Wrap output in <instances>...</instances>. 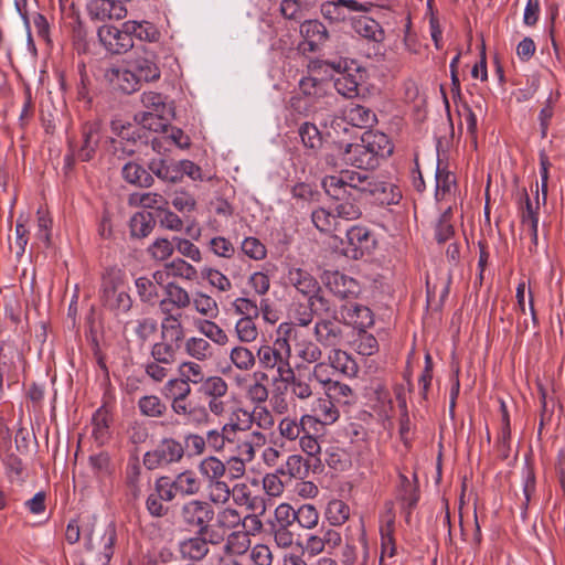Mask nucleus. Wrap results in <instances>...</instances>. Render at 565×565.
Listing matches in <instances>:
<instances>
[{"instance_id": "obj_1", "label": "nucleus", "mask_w": 565, "mask_h": 565, "mask_svg": "<svg viewBox=\"0 0 565 565\" xmlns=\"http://www.w3.org/2000/svg\"><path fill=\"white\" fill-rule=\"evenodd\" d=\"M322 188L326 193L341 201L334 207V214L338 218L345 221L358 220L362 215V211L358 201L370 194L385 193L391 184L375 181L366 173L345 171L337 175H327L322 180Z\"/></svg>"}, {"instance_id": "obj_2", "label": "nucleus", "mask_w": 565, "mask_h": 565, "mask_svg": "<svg viewBox=\"0 0 565 565\" xmlns=\"http://www.w3.org/2000/svg\"><path fill=\"white\" fill-rule=\"evenodd\" d=\"M339 152L347 164L359 169H374L381 158L393 152V145L388 137L380 131H365L360 141L339 147Z\"/></svg>"}, {"instance_id": "obj_3", "label": "nucleus", "mask_w": 565, "mask_h": 565, "mask_svg": "<svg viewBox=\"0 0 565 565\" xmlns=\"http://www.w3.org/2000/svg\"><path fill=\"white\" fill-rule=\"evenodd\" d=\"M100 301L115 315L127 313L132 307L129 284L125 273L108 268L102 276Z\"/></svg>"}, {"instance_id": "obj_4", "label": "nucleus", "mask_w": 565, "mask_h": 565, "mask_svg": "<svg viewBox=\"0 0 565 565\" xmlns=\"http://www.w3.org/2000/svg\"><path fill=\"white\" fill-rule=\"evenodd\" d=\"M179 521L189 529H196L200 535H209L211 544L217 545L223 542V534L212 530L210 523L215 516V511L210 502L192 499L184 502L179 510Z\"/></svg>"}, {"instance_id": "obj_5", "label": "nucleus", "mask_w": 565, "mask_h": 565, "mask_svg": "<svg viewBox=\"0 0 565 565\" xmlns=\"http://www.w3.org/2000/svg\"><path fill=\"white\" fill-rule=\"evenodd\" d=\"M256 356L262 369L276 371L275 382H281L294 370L290 363L291 345L284 335L277 338L271 345H260Z\"/></svg>"}, {"instance_id": "obj_6", "label": "nucleus", "mask_w": 565, "mask_h": 565, "mask_svg": "<svg viewBox=\"0 0 565 565\" xmlns=\"http://www.w3.org/2000/svg\"><path fill=\"white\" fill-rule=\"evenodd\" d=\"M327 86L328 84L319 78L312 76L302 77L299 82V90L303 98L294 97L292 107L299 113L309 116L310 113L330 106L332 96L328 95Z\"/></svg>"}, {"instance_id": "obj_7", "label": "nucleus", "mask_w": 565, "mask_h": 565, "mask_svg": "<svg viewBox=\"0 0 565 565\" xmlns=\"http://www.w3.org/2000/svg\"><path fill=\"white\" fill-rule=\"evenodd\" d=\"M184 457V447L173 437H163L158 445L145 452L142 463L148 470L179 463Z\"/></svg>"}, {"instance_id": "obj_8", "label": "nucleus", "mask_w": 565, "mask_h": 565, "mask_svg": "<svg viewBox=\"0 0 565 565\" xmlns=\"http://www.w3.org/2000/svg\"><path fill=\"white\" fill-rule=\"evenodd\" d=\"M376 241L372 232L361 225H352L345 230L344 238H340L341 253L352 259H360L375 248Z\"/></svg>"}, {"instance_id": "obj_9", "label": "nucleus", "mask_w": 565, "mask_h": 565, "mask_svg": "<svg viewBox=\"0 0 565 565\" xmlns=\"http://www.w3.org/2000/svg\"><path fill=\"white\" fill-rule=\"evenodd\" d=\"M279 332L292 342L297 356L306 363H317L322 356L319 343L308 338V334L300 328L290 324H280Z\"/></svg>"}, {"instance_id": "obj_10", "label": "nucleus", "mask_w": 565, "mask_h": 565, "mask_svg": "<svg viewBox=\"0 0 565 565\" xmlns=\"http://www.w3.org/2000/svg\"><path fill=\"white\" fill-rule=\"evenodd\" d=\"M117 539L114 524L104 527H94L86 537L85 546L95 552L102 565H107L114 554V545Z\"/></svg>"}, {"instance_id": "obj_11", "label": "nucleus", "mask_w": 565, "mask_h": 565, "mask_svg": "<svg viewBox=\"0 0 565 565\" xmlns=\"http://www.w3.org/2000/svg\"><path fill=\"white\" fill-rule=\"evenodd\" d=\"M97 35L105 50L111 54H125L134 47V40L124 24L121 29L104 24L98 29Z\"/></svg>"}, {"instance_id": "obj_12", "label": "nucleus", "mask_w": 565, "mask_h": 565, "mask_svg": "<svg viewBox=\"0 0 565 565\" xmlns=\"http://www.w3.org/2000/svg\"><path fill=\"white\" fill-rule=\"evenodd\" d=\"M371 7L370 2L356 0H328L321 4L320 11L322 17L331 23H341L347 21L352 12H367Z\"/></svg>"}, {"instance_id": "obj_13", "label": "nucleus", "mask_w": 565, "mask_h": 565, "mask_svg": "<svg viewBox=\"0 0 565 565\" xmlns=\"http://www.w3.org/2000/svg\"><path fill=\"white\" fill-rule=\"evenodd\" d=\"M258 512H254L252 514H247L245 518H242L241 526L245 530L242 531H233L224 545V548L228 552H235L238 554L245 553L248 548L249 540L248 535H255L259 533L263 529V522L258 516Z\"/></svg>"}, {"instance_id": "obj_14", "label": "nucleus", "mask_w": 565, "mask_h": 565, "mask_svg": "<svg viewBox=\"0 0 565 565\" xmlns=\"http://www.w3.org/2000/svg\"><path fill=\"white\" fill-rule=\"evenodd\" d=\"M340 416L339 409L333 399L326 394L312 402L310 414H305V422H309V428H313L318 424L323 426L331 425L338 420Z\"/></svg>"}, {"instance_id": "obj_15", "label": "nucleus", "mask_w": 565, "mask_h": 565, "mask_svg": "<svg viewBox=\"0 0 565 565\" xmlns=\"http://www.w3.org/2000/svg\"><path fill=\"white\" fill-rule=\"evenodd\" d=\"M316 341L323 348H337L343 341V330L337 318L318 319L313 327Z\"/></svg>"}, {"instance_id": "obj_16", "label": "nucleus", "mask_w": 565, "mask_h": 565, "mask_svg": "<svg viewBox=\"0 0 565 565\" xmlns=\"http://www.w3.org/2000/svg\"><path fill=\"white\" fill-rule=\"evenodd\" d=\"M323 282L331 294L339 299H349L359 294V284L355 279L339 271L326 273Z\"/></svg>"}, {"instance_id": "obj_17", "label": "nucleus", "mask_w": 565, "mask_h": 565, "mask_svg": "<svg viewBox=\"0 0 565 565\" xmlns=\"http://www.w3.org/2000/svg\"><path fill=\"white\" fill-rule=\"evenodd\" d=\"M87 11L92 20H121L127 14V9L120 1L92 0L87 4Z\"/></svg>"}, {"instance_id": "obj_18", "label": "nucleus", "mask_w": 565, "mask_h": 565, "mask_svg": "<svg viewBox=\"0 0 565 565\" xmlns=\"http://www.w3.org/2000/svg\"><path fill=\"white\" fill-rule=\"evenodd\" d=\"M320 468L321 459H308L300 455H290L278 472L294 479L305 480L309 476L310 470L317 471Z\"/></svg>"}, {"instance_id": "obj_19", "label": "nucleus", "mask_w": 565, "mask_h": 565, "mask_svg": "<svg viewBox=\"0 0 565 565\" xmlns=\"http://www.w3.org/2000/svg\"><path fill=\"white\" fill-rule=\"evenodd\" d=\"M164 292L166 297L159 303L162 313L181 311L191 305L190 294L175 282H168Z\"/></svg>"}, {"instance_id": "obj_20", "label": "nucleus", "mask_w": 565, "mask_h": 565, "mask_svg": "<svg viewBox=\"0 0 565 565\" xmlns=\"http://www.w3.org/2000/svg\"><path fill=\"white\" fill-rule=\"evenodd\" d=\"M299 32L309 52L320 50L330 38L326 25L319 20H305L300 23Z\"/></svg>"}, {"instance_id": "obj_21", "label": "nucleus", "mask_w": 565, "mask_h": 565, "mask_svg": "<svg viewBox=\"0 0 565 565\" xmlns=\"http://www.w3.org/2000/svg\"><path fill=\"white\" fill-rule=\"evenodd\" d=\"M161 339L177 347H181L185 341V330L182 323V312L162 313Z\"/></svg>"}, {"instance_id": "obj_22", "label": "nucleus", "mask_w": 565, "mask_h": 565, "mask_svg": "<svg viewBox=\"0 0 565 565\" xmlns=\"http://www.w3.org/2000/svg\"><path fill=\"white\" fill-rule=\"evenodd\" d=\"M287 282L303 297L315 296L321 291L319 281L306 269L291 267L287 274Z\"/></svg>"}, {"instance_id": "obj_23", "label": "nucleus", "mask_w": 565, "mask_h": 565, "mask_svg": "<svg viewBox=\"0 0 565 565\" xmlns=\"http://www.w3.org/2000/svg\"><path fill=\"white\" fill-rule=\"evenodd\" d=\"M267 443L266 435L260 430H252L245 434L236 444V457L252 462L256 457L257 449L264 447Z\"/></svg>"}, {"instance_id": "obj_24", "label": "nucleus", "mask_w": 565, "mask_h": 565, "mask_svg": "<svg viewBox=\"0 0 565 565\" xmlns=\"http://www.w3.org/2000/svg\"><path fill=\"white\" fill-rule=\"evenodd\" d=\"M341 62L328 63L329 66L338 72L334 78L333 86L335 90L345 98H354L359 95V86L362 75L359 73L352 74L349 72H341Z\"/></svg>"}, {"instance_id": "obj_25", "label": "nucleus", "mask_w": 565, "mask_h": 565, "mask_svg": "<svg viewBox=\"0 0 565 565\" xmlns=\"http://www.w3.org/2000/svg\"><path fill=\"white\" fill-rule=\"evenodd\" d=\"M210 540L211 537L209 535L200 534L185 539L179 543V552L183 558L194 562L202 561L210 552Z\"/></svg>"}, {"instance_id": "obj_26", "label": "nucleus", "mask_w": 565, "mask_h": 565, "mask_svg": "<svg viewBox=\"0 0 565 565\" xmlns=\"http://www.w3.org/2000/svg\"><path fill=\"white\" fill-rule=\"evenodd\" d=\"M235 504L246 507L252 512L264 514L266 504L264 498L253 495L249 487L246 483H236L232 488V495Z\"/></svg>"}, {"instance_id": "obj_27", "label": "nucleus", "mask_w": 565, "mask_h": 565, "mask_svg": "<svg viewBox=\"0 0 565 565\" xmlns=\"http://www.w3.org/2000/svg\"><path fill=\"white\" fill-rule=\"evenodd\" d=\"M281 383L289 387L291 396L300 401H307L313 395L312 380L309 374H296L292 370Z\"/></svg>"}, {"instance_id": "obj_28", "label": "nucleus", "mask_w": 565, "mask_h": 565, "mask_svg": "<svg viewBox=\"0 0 565 565\" xmlns=\"http://www.w3.org/2000/svg\"><path fill=\"white\" fill-rule=\"evenodd\" d=\"M341 316L347 321L358 329H365L373 324V317L371 310L359 303H348L341 307Z\"/></svg>"}, {"instance_id": "obj_29", "label": "nucleus", "mask_w": 565, "mask_h": 565, "mask_svg": "<svg viewBox=\"0 0 565 565\" xmlns=\"http://www.w3.org/2000/svg\"><path fill=\"white\" fill-rule=\"evenodd\" d=\"M129 65L141 81L151 82L160 77V70L153 54L138 55L130 61Z\"/></svg>"}, {"instance_id": "obj_30", "label": "nucleus", "mask_w": 565, "mask_h": 565, "mask_svg": "<svg viewBox=\"0 0 565 565\" xmlns=\"http://www.w3.org/2000/svg\"><path fill=\"white\" fill-rule=\"evenodd\" d=\"M83 143L78 150L82 161H89L99 143V126L96 122H86L82 130Z\"/></svg>"}, {"instance_id": "obj_31", "label": "nucleus", "mask_w": 565, "mask_h": 565, "mask_svg": "<svg viewBox=\"0 0 565 565\" xmlns=\"http://www.w3.org/2000/svg\"><path fill=\"white\" fill-rule=\"evenodd\" d=\"M148 170L163 182H180L177 161H169L162 158H153L148 162Z\"/></svg>"}, {"instance_id": "obj_32", "label": "nucleus", "mask_w": 565, "mask_h": 565, "mask_svg": "<svg viewBox=\"0 0 565 565\" xmlns=\"http://www.w3.org/2000/svg\"><path fill=\"white\" fill-rule=\"evenodd\" d=\"M122 178L130 184L150 188L154 183L152 174L141 164L130 161L122 167Z\"/></svg>"}, {"instance_id": "obj_33", "label": "nucleus", "mask_w": 565, "mask_h": 565, "mask_svg": "<svg viewBox=\"0 0 565 565\" xmlns=\"http://www.w3.org/2000/svg\"><path fill=\"white\" fill-rule=\"evenodd\" d=\"M214 518L215 524L211 527L212 530H216L218 533H222L223 539L227 532L237 529L242 523L241 513L231 507L222 508L215 513Z\"/></svg>"}, {"instance_id": "obj_34", "label": "nucleus", "mask_w": 565, "mask_h": 565, "mask_svg": "<svg viewBox=\"0 0 565 565\" xmlns=\"http://www.w3.org/2000/svg\"><path fill=\"white\" fill-rule=\"evenodd\" d=\"M328 361L332 370L341 374L353 377L356 375L359 367L355 361L345 352L340 349L333 348L329 355Z\"/></svg>"}, {"instance_id": "obj_35", "label": "nucleus", "mask_w": 565, "mask_h": 565, "mask_svg": "<svg viewBox=\"0 0 565 565\" xmlns=\"http://www.w3.org/2000/svg\"><path fill=\"white\" fill-rule=\"evenodd\" d=\"M183 348L189 356L200 362L211 360L214 355V349L205 338L190 337L185 339Z\"/></svg>"}, {"instance_id": "obj_36", "label": "nucleus", "mask_w": 565, "mask_h": 565, "mask_svg": "<svg viewBox=\"0 0 565 565\" xmlns=\"http://www.w3.org/2000/svg\"><path fill=\"white\" fill-rule=\"evenodd\" d=\"M106 76L127 94L136 92L141 81L131 67L130 70L110 68Z\"/></svg>"}, {"instance_id": "obj_37", "label": "nucleus", "mask_w": 565, "mask_h": 565, "mask_svg": "<svg viewBox=\"0 0 565 565\" xmlns=\"http://www.w3.org/2000/svg\"><path fill=\"white\" fill-rule=\"evenodd\" d=\"M305 415L299 419L297 417L286 416L278 423L279 436L288 441H296L301 434L309 427V422H305Z\"/></svg>"}, {"instance_id": "obj_38", "label": "nucleus", "mask_w": 565, "mask_h": 565, "mask_svg": "<svg viewBox=\"0 0 565 565\" xmlns=\"http://www.w3.org/2000/svg\"><path fill=\"white\" fill-rule=\"evenodd\" d=\"M124 28H126L131 36L146 41V42H157L160 39V32L156 28V25L149 21H126L124 22Z\"/></svg>"}, {"instance_id": "obj_39", "label": "nucleus", "mask_w": 565, "mask_h": 565, "mask_svg": "<svg viewBox=\"0 0 565 565\" xmlns=\"http://www.w3.org/2000/svg\"><path fill=\"white\" fill-rule=\"evenodd\" d=\"M175 487L174 490L181 497H192L200 492L201 481L192 470H184L172 478Z\"/></svg>"}, {"instance_id": "obj_40", "label": "nucleus", "mask_w": 565, "mask_h": 565, "mask_svg": "<svg viewBox=\"0 0 565 565\" xmlns=\"http://www.w3.org/2000/svg\"><path fill=\"white\" fill-rule=\"evenodd\" d=\"M353 30L364 39L372 40L374 42H381L384 40V31L380 23L369 17H360L352 22Z\"/></svg>"}, {"instance_id": "obj_41", "label": "nucleus", "mask_w": 565, "mask_h": 565, "mask_svg": "<svg viewBox=\"0 0 565 565\" xmlns=\"http://www.w3.org/2000/svg\"><path fill=\"white\" fill-rule=\"evenodd\" d=\"M225 462L216 456L205 457L198 465L200 475L206 482L222 480L225 477Z\"/></svg>"}, {"instance_id": "obj_42", "label": "nucleus", "mask_w": 565, "mask_h": 565, "mask_svg": "<svg viewBox=\"0 0 565 565\" xmlns=\"http://www.w3.org/2000/svg\"><path fill=\"white\" fill-rule=\"evenodd\" d=\"M345 117L352 126L360 128H369L376 124L375 113L362 105H352L345 113Z\"/></svg>"}, {"instance_id": "obj_43", "label": "nucleus", "mask_w": 565, "mask_h": 565, "mask_svg": "<svg viewBox=\"0 0 565 565\" xmlns=\"http://www.w3.org/2000/svg\"><path fill=\"white\" fill-rule=\"evenodd\" d=\"M128 203L131 206H141L145 209L157 210H163L168 205L166 198L156 192L131 193L129 195Z\"/></svg>"}, {"instance_id": "obj_44", "label": "nucleus", "mask_w": 565, "mask_h": 565, "mask_svg": "<svg viewBox=\"0 0 565 565\" xmlns=\"http://www.w3.org/2000/svg\"><path fill=\"white\" fill-rule=\"evenodd\" d=\"M310 7V2L305 0H281L279 12L287 20L300 22Z\"/></svg>"}, {"instance_id": "obj_45", "label": "nucleus", "mask_w": 565, "mask_h": 565, "mask_svg": "<svg viewBox=\"0 0 565 565\" xmlns=\"http://www.w3.org/2000/svg\"><path fill=\"white\" fill-rule=\"evenodd\" d=\"M156 221L150 213H136L130 218V234L137 238L147 237L154 228Z\"/></svg>"}, {"instance_id": "obj_46", "label": "nucleus", "mask_w": 565, "mask_h": 565, "mask_svg": "<svg viewBox=\"0 0 565 565\" xmlns=\"http://www.w3.org/2000/svg\"><path fill=\"white\" fill-rule=\"evenodd\" d=\"M168 276L193 281L198 278V270L194 266L185 262L183 258H174L166 264Z\"/></svg>"}, {"instance_id": "obj_47", "label": "nucleus", "mask_w": 565, "mask_h": 565, "mask_svg": "<svg viewBox=\"0 0 565 565\" xmlns=\"http://www.w3.org/2000/svg\"><path fill=\"white\" fill-rule=\"evenodd\" d=\"M138 408L146 417L159 418L167 413V405L157 395H145L138 401Z\"/></svg>"}, {"instance_id": "obj_48", "label": "nucleus", "mask_w": 565, "mask_h": 565, "mask_svg": "<svg viewBox=\"0 0 565 565\" xmlns=\"http://www.w3.org/2000/svg\"><path fill=\"white\" fill-rule=\"evenodd\" d=\"M232 495V488L224 480L207 482V498L210 504L226 505Z\"/></svg>"}, {"instance_id": "obj_49", "label": "nucleus", "mask_w": 565, "mask_h": 565, "mask_svg": "<svg viewBox=\"0 0 565 565\" xmlns=\"http://www.w3.org/2000/svg\"><path fill=\"white\" fill-rule=\"evenodd\" d=\"M243 413L248 416V423L255 424L259 429L269 430L275 426L274 415L264 404L255 405L250 413Z\"/></svg>"}, {"instance_id": "obj_50", "label": "nucleus", "mask_w": 565, "mask_h": 565, "mask_svg": "<svg viewBox=\"0 0 565 565\" xmlns=\"http://www.w3.org/2000/svg\"><path fill=\"white\" fill-rule=\"evenodd\" d=\"M179 349V347L161 339L160 342H156L151 347L150 355L152 361L172 365L175 361V355Z\"/></svg>"}, {"instance_id": "obj_51", "label": "nucleus", "mask_w": 565, "mask_h": 565, "mask_svg": "<svg viewBox=\"0 0 565 565\" xmlns=\"http://www.w3.org/2000/svg\"><path fill=\"white\" fill-rule=\"evenodd\" d=\"M134 333L141 345H145L157 332L158 324L156 319L146 317L131 322Z\"/></svg>"}, {"instance_id": "obj_52", "label": "nucleus", "mask_w": 565, "mask_h": 565, "mask_svg": "<svg viewBox=\"0 0 565 565\" xmlns=\"http://www.w3.org/2000/svg\"><path fill=\"white\" fill-rule=\"evenodd\" d=\"M318 309L312 308L309 302L308 305L297 303L291 310V321L285 322L284 324L295 326L303 330V328L308 327L313 321L315 312Z\"/></svg>"}, {"instance_id": "obj_53", "label": "nucleus", "mask_w": 565, "mask_h": 565, "mask_svg": "<svg viewBox=\"0 0 565 565\" xmlns=\"http://www.w3.org/2000/svg\"><path fill=\"white\" fill-rule=\"evenodd\" d=\"M303 146L308 149L318 150L322 146V135L318 127L309 121L300 125L298 130Z\"/></svg>"}, {"instance_id": "obj_54", "label": "nucleus", "mask_w": 565, "mask_h": 565, "mask_svg": "<svg viewBox=\"0 0 565 565\" xmlns=\"http://www.w3.org/2000/svg\"><path fill=\"white\" fill-rule=\"evenodd\" d=\"M230 360L241 371H249L256 363L254 353L243 345H236L231 350Z\"/></svg>"}, {"instance_id": "obj_55", "label": "nucleus", "mask_w": 565, "mask_h": 565, "mask_svg": "<svg viewBox=\"0 0 565 565\" xmlns=\"http://www.w3.org/2000/svg\"><path fill=\"white\" fill-rule=\"evenodd\" d=\"M228 392L226 381L221 376H209L201 382L200 393L205 397H224Z\"/></svg>"}, {"instance_id": "obj_56", "label": "nucleus", "mask_w": 565, "mask_h": 565, "mask_svg": "<svg viewBox=\"0 0 565 565\" xmlns=\"http://www.w3.org/2000/svg\"><path fill=\"white\" fill-rule=\"evenodd\" d=\"M324 394L334 401V403L348 405L353 402L354 393L353 390L344 383L333 381L329 383V386L324 390Z\"/></svg>"}, {"instance_id": "obj_57", "label": "nucleus", "mask_w": 565, "mask_h": 565, "mask_svg": "<svg viewBox=\"0 0 565 565\" xmlns=\"http://www.w3.org/2000/svg\"><path fill=\"white\" fill-rule=\"evenodd\" d=\"M350 516V508L341 500H332L326 509V518L331 525H342Z\"/></svg>"}, {"instance_id": "obj_58", "label": "nucleus", "mask_w": 565, "mask_h": 565, "mask_svg": "<svg viewBox=\"0 0 565 565\" xmlns=\"http://www.w3.org/2000/svg\"><path fill=\"white\" fill-rule=\"evenodd\" d=\"M311 220L315 226L320 232H332L337 231L339 222L334 213L329 212L326 209L319 207L311 213Z\"/></svg>"}, {"instance_id": "obj_59", "label": "nucleus", "mask_w": 565, "mask_h": 565, "mask_svg": "<svg viewBox=\"0 0 565 565\" xmlns=\"http://www.w3.org/2000/svg\"><path fill=\"white\" fill-rule=\"evenodd\" d=\"M191 392L190 384L180 377L169 380L162 390L163 395L170 399H186Z\"/></svg>"}, {"instance_id": "obj_60", "label": "nucleus", "mask_w": 565, "mask_h": 565, "mask_svg": "<svg viewBox=\"0 0 565 565\" xmlns=\"http://www.w3.org/2000/svg\"><path fill=\"white\" fill-rule=\"evenodd\" d=\"M92 426H93V436L95 437L96 441L99 444L105 443V440L108 438V428H109V416L108 412L100 407L96 411L92 418Z\"/></svg>"}, {"instance_id": "obj_61", "label": "nucleus", "mask_w": 565, "mask_h": 565, "mask_svg": "<svg viewBox=\"0 0 565 565\" xmlns=\"http://www.w3.org/2000/svg\"><path fill=\"white\" fill-rule=\"evenodd\" d=\"M191 303H193L194 309L204 317L215 318L218 313L216 301L206 294L195 292L193 299H191Z\"/></svg>"}, {"instance_id": "obj_62", "label": "nucleus", "mask_w": 565, "mask_h": 565, "mask_svg": "<svg viewBox=\"0 0 565 565\" xmlns=\"http://www.w3.org/2000/svg\"><path fill=\"white\" fill-rule=\"evenodd\" d=\"M235 333L243 343H252L258 338V328L255 319L241 318L235 323Z\"/></svg>"}, {"instance_id": "obj_63", "label": "nucleus", "mask_w": 565, "mask_h": 565, "mask_svg": "<svg viewBox=\"0 0 565 565\" xmlns=\"http://www.w3.org/2000/svg\"><path fill=\"white\" fill-rule=\"evenodd\" d=\"M295 522L302 529L312 530L318 525L319 512L312 504H302L296 510Z\"/></svg>"}, {"instance_id": "obj_64", "label": "nucleus", "mask_w": 565, "mask_h": 565, "mask_svg": "<svg viewBox=\"0 0 565 565\" xmlns=\"http://www.w3.org/2000/svg\"><path fill=\"white\" fill-rule=\"evenodd\" d=\"M199 331L205 337L206 340L209 339L218 345H225L228 343V335L214 321L203 320L199 326Z\"/></svg>"}]
</instances>
